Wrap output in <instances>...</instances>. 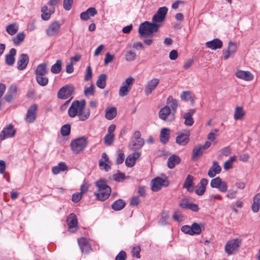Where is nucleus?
Returning <instances> with one entry per match:
<instances>
[{"label":"nucleus","instance_id":"nucleus-1","mask_svg":"<svg viewBox=\"0 0 260 260\" xmlns=\"http://www.w3.org/2000/svg\"><path fill=\"white\" fill-rule=\"evenodd\" d=\"M168 10L166 7H160L153 15L152 22L146 21L141 23L138 30L140 37L146 38L153 36L154 32H157L162 25V22L166 18Z\"/></svg>","mask_w":260,"mask_h":260},{"label":"nucleus","instance_id":"nucleus-2","mask_svg":"<svg viewBox=\"0 0 260 260\" xmlns=\"http://www.w3.org/2000/svg\"><path fill=\"white\" fill-rule=\"evenodd\" d=\"M85 105L86 102L84 100H81V102L77 100L74 101L68 109L69 116L74 118L76 116H78L79 119L81 121H84L88 119L90 115L89 110H88L84 115L83 114Z\"/></svg>","mask_w":260,"mask_h":260},{"label":"nucleus","instance_id":"nucleus-3","mask_svg":"<svg viewBox=\"0 0 260 260\" xmlns=\"http://www.w3.org/2000/svg\"><path fill=\"white\" fill-rule=\"evenodd\" d=\"M87 144V138L84 137H81L73 140L70 143V146L74 153L79 154L85 149Z\"/></svg>","mask_w":260,"mask_h":260},{"label":"nucleus","instance_id":"nucleus-4","mask_svg":"<svg viewBox=\"0 0 260 260\" xmlns=\"http://www.w3.org/2000/svg\"><path fill=\"white\" fill-rule=\"evenodd\" d=\"M211 145V143L209 141H206L204 145H199L196 146L192 152L191 158L193 160L196 161L198 158L201 157L204 151L208 149Z\"/></svg>","mask_w":260,"mask_h":260},{"label":"nucleus","instance_id":"nucleus-5","mask_svg":"<svg viewBox=\"0 0 260 260\" xmlns=\"http://www.w3.org/2000/svg\"><path fill=\"white\" fill-rule=\"evenodd\" d=\"M75 91L72 85H66L62 87L57 92V97L59 99L66 100L69 98Z\"/></svg>","mask_w":260,"mask_h":260},{"label":"nucleus","instance_id":"nucleus-6","mask_svg":"<svg viewBox=\"0 0 260 260\" xmlns=\"http://www.w3.org/2000/svg\"><path fill=\"white\" fill-rule=\"evenodd\" d=\"M151 184L152 190L153 191H158L162 186H168L169 182L167 178L164 179L160 177H157L151 180Z\"/></svg>","mask_w":260,"mask_h":260},{"label":"nucleus","instance_id":"nucleus-7","mask_svg":"<svg viewBox=\"0 0 260 260\" xmlns=\"http://www.w3.org/2000/svg\"><path fill=\"white\" fill-rule=\"evenodd\" d=\"M134 82V79L129 77L123 82L120 87L119 95L123 97L126 95L131 89L132 86Z\"/></svg>","mask_w":260,"mask_h":260},{"label":"nucleus","instance_id":"nucleus-8","mask_svg":"<svg viewBox=\"0 0 260 260\" xmlns=\"http://www.w3.org/2000/svg\"><path fill=\"white\" fill-rule=\"evenodd\" d=\"M210 186L212 188L218 189L220 191L222 192H226L228 189L227 183L222 181L219 177L212 179L210 182Z\"/></svg>","mask_w":260,"mask_h":260},{"label":"nucleus","instance_id":"nucleus-9","mask_svg":"<svg viewBox=\"0 0 260 260\" xmlns=\"http://www.w3.org/2000/svg\"><path fill=\"white\" fill-rule=\"evenodd\" d=\"M61 24L59 22L55 21L52 22L46 30V33L49 37L56 36L59 34Z\"/></svg>","mask_w":260,"mask_h":260},{"label":"nucleus","instance_id":"nucleus-10","mask_svg":"<svg viewBox=\"0 0 260 260\" xmlns=\"http://www.w3.org/2000/svg\"><path fill=\"white\" fill-rule=\"evenodd\" d=\"M38 105L33 104L28 109L25 119L27 122L31 123L34 122L37 117V110Z\"/></svg>","mask_w":260,"mask_h":260},{"label":"nucleus","instance_id":"nucleus-11","mask_svg":"<svg viewBox=\"0 0 260 260\" xmlns=\"http://www.w3.org/2000/svg\"><path fill=\"white\" fill-rule=\"evenodd\" d=\"M240 241L238 239H234L228 241L225 246V250L229 254H232L234 251L237 250L239 247Z\"/></svg>","mask_w":260,"mask_h":260},{"label":"nucleus","instance_id":"nucleus-12","mask_svg":"<svg viewBox=\"0 0 260 260\" xmlns=\"http://www.w3.org/2000/svg\"><path fill=\"white\" fill-rule=\"evenodd\" d=\"M13 124H9L0 133L1 140H4L6 138L13 137L15 136L16 131L14 129Z\"/></svg>","mask_w":260,"mask_h":260},{"label":"nucleus","instance_id":"nucleus-13","mask_svg":"<svg viewBox=\"0 0 260 260\" xmlns=\"http://www.w3.org/2000/svg\"><path fill=\"white\" fill-rule=\"evenodd\" d=\"M159 83V80L157 78H153L148 81L147 85L145 87L144 91L146 95L150 94Z\"/></svg>","mask_w":260,"mask_h":260},{"label":"nucleus","instance_id":"nucleus-14","mask_svg":"<svg viewBox=\"0 0 260 260\" xmlns=\"http://www.w3.org/2000/svg\"><path fill=\"white\" fill-rule=\"evenodd\" d=\"M237 51V45L231 41L229 43L228 48L226 50H223V59L224 60L228 59L230 56L234 54Z\"/></svg>","mask_w":260,"mask_h":260},{"label":"nucleus","instance_id":"nucleus-15","mask_svg":"<svg viewBox=\"0 0 260 260\" xmlns=\"http://www.w3.org/2000/svg\"><path fill=\"white\" fill-rule=\"evenodd\" d=\"M78 243L82 253H88L89 252L91 247L85 238L82 237L78 239Z\"/></svg>","mask_w":260,"mask_h":260},{"label":"nucleus","instance_id":"nucleus-16","mask_svg":"<svg viewBox=\"0 0 260 260\" xmlns=\"http://www.w3.org/2000/svg\"><path fill=\"white\" fill-rule=\"evenodd\" d=\"M29 62V57L27 54L22 53L20 55L17 62V69L19 70H24Z\"/></svg>","mask_w":260,"mask_h":260},{"label":"nucleus","instance_id":"nucleus-17","mask_svg":"<svg viewBox=\"0 0 260 260\" xmlns=\"http://www.w3.org/2000/svg\"><path fill=\"white\" fill-rule=\"evenodd\" d=\"M98 12L96 9L94 7H90L87 9L85 11L82 12L80 14L81 19L86 21L88 20L90 17H93L97 14Z\"/></svg>","mask_w":260,"mask_h":260},{"label":"nucleus","instance_id":"nucleus-18","mask_svg":"<svg viewBox=\"0 0 260 260\" xmlns=\"http://www.w3.org/2000/svg\"><path fill=\"white\" fill-rule=\"evenodd\" d=\"M222 42L217 38L208 41L206 43V46L212 50L220 49L222 48Z\"/></svg>","mask_w":260,"mask_h":260},{"label":"nucleus","instance_id":"nucleus-19","mask_svg":"<svg viewBox=\"0 0 260 260\" xmlns=\"http://www.w3.org/2000/svg\"><path fill=\"white\" fill-rule=\"evenodd\" d=\"M221 171V168L216 161L213 162L212 167L209 169L208 175L210 178H213Z\"/></svg>","mask_w":260,"mask_h":260},{"label":"nucleus","instance_id":"nucleus-20","mask_svg":"<svg viewBox=\"0 0 260 260\" xmlns=\"http://www.w3.org/2000/svg\"><path fill=\"white\" fill-rule=\"evenodd\" d=\"M189 133L187 132L186 133H180L176 137V142L177 144L180 145H185L189 142Z\"/></svg>","mask_w":260,"mask_h":260},{"label":"nucleus","instance_id":"nucleus-21","mask_svg":"<svg viewBox=\"0 0 260 260\" xmlns=\"http://www.w3.org/2000/svg\"><path fill=\"white\" fill-rule=\"evenodd\" d=\"M181 162V158L177 155L173 154L168 159L167 166L169 169H173Z\"/></svg>","mask_w":260,"mask_h":260},{"label":"nucleus","instance_id":"nucleus-22","mask_svg":"<svg viewBox=\"0 0 260 260\" xmlns=\"http://www.w3.org/2000/svg\"><path fill=\"white\" fill-rule=\"evenodd\" d=\"M16 54V50L15 48L10 49L9 53L5 56L6 63L8 66H12L15 61V56Z\"/></svg>","mask_w":260,"mask_h":260},{"label":"nucleus","instance_id":"nucleus-23","mask_svg":"<svg viewBox=\"0 0 260 260\" xmlns=\"http://www.w3.org/2000/svg\"><path fill=\"white\" fill-rule=\"evenodd\" d=\"M236 76L237 77L245 81H251L253 78V75L249 71H238L236 73Z\"/></svg>","mask_w":260,"mask_h":260},{"label":"nucleus","instance_id":"nucleus-24","mask_svg":"<svg viewBox=\"0 0 260 260\" xmlns=\"http://www.w3.org/2000/svg\"><path fill=\"white\" fill-rule=\"evenodd\" d=\"M167 104L169 105V106L172 110V115H175L178 106V101L175 99H173L172 96L170 95L167 98Z\"/></svg>","mask_w":260,"mask_h":260},{"label":"nucleus","instance_id":"nucleus-25","mask_svg":"<svg viewBox=\"0 0 260 260\" xmlns=\"http://www.w3.org/2000/svg\"><path fill=\"white\" fill-rule=\"evenodd\" d=\"M35 72L36 76L46 75L48 73L47 64L46 63L39 64L37 67Z\"/></svg>","mask_w":260,"mask_h":260},{"label":"nucleus","instance_id":"nucleus-26","mask_svg":"<svg viewBox=\"0 0 260 260\" xmlns=\"http://www.w3.org/2000/svg\"><path fill=\"white\" fill-rule=\"evenodd\" d=\"M193 180L194 177L192 176L188 175L183 185V187L186 188L190 192L193 191V189L191 188V187L193 185Z\"/></svg>","mask_w":260,"mask_h":260},{"label":"nucleus","instance_id":"nucleus-27","mask_svg":"<svg viewBox=\"0 0 260 260\" xmlns=\"http://www.w3.org/2000/svg\"><path fill=\"white\" fill-rule=\"evenodd\" d=\"M195 110L194 109H190L188 112L184 114L183 117L185 119L184 123L185 125L191 126L193 124L194 120L192 116Z\"/></svg>","mask_w":260,"mask_h":260},{"label":"nucleus","instance_id":"nucleus-28","mask_svg":"<svg viewBox=\"0 0 260 260\" xmlns=\"http://www.w3.org/2000/svg\"><path fill=\"white\" fill-rule=\"evenodd\" d=\"M170 129L168 128H163L160 131L159 139L160 142L162 144L167 143L169 140Z\"/></svg>","mask_w":260,"mask_h":260},{"label":"nucleus","instance_id":"nucleus-29","mask_svg":"<svg viewBox=\"0 0 260 260\" xmlns=\"http://www.w3.org/2000/svg\"><path fill=\"white\" fill-rule=\"evenodd\" d=\"M117 115V109L114 107H108L105 110V117L108 120H112Z\"/></svg>","mask_w":260,"mask_h":260},{"label":"nucleus","instance_id":"nucleus-30","mask_svg":"<svg viewBox=\"0 0 260 260\" xmlns=\"http://www.w3.org/2000/svg\"><path fill=\"white\" fill-rule=\"evenodd\" d=\"M67 222L69 229L75 228L77 225V219L74 213L69 214L67 218Z\"/></svg>","mask_w":260,"mask_h":260},{"label":"nucleus","instance_id":"nucleus-31","mask_svg":"<svg viewBox=\"0 0 260 260\" xmlns=\"http://www.w3.org/2000/svg\"><path fill=\"white\" fill-rule=\"evenodd\" d=\"M107 79V75L106 74H101L96 81V86L101 88L104 89L106 86V80Z\"/></svg>","mask_w":260,"mask_h":260},{"label":"nucleus","instance_id":"nucleus-32","mask_svg":"<svg viewBox=\"0 0 260 260\" xmlns=\"http://www.w3.org/2000/svg\"><path fill=\"white\" fill-rule=\"evenodd\" d=\"M125 202L122 199H118L111 205V208L115 211H119L122 210L125 206Z\"/></svg>","mask_w":260,"mask_h":260},{"label":"nucleus","instance_id":"nucleus-33","mask_svg":"<svg viewBox=\"0 0 260 260\" xmlns=\"http://www.w3.org/2000/svg\"><path fill=\"white\" fill-rule=\"evenodd\" d=\"M111 190L99 191V192H95L97 200L101 201H104L107 199L110 195Z\"/></svg>","mask_w":260,"mask_h":260},{"label":"nucleus","instance_id":"nucleus-34","mask_svg":"<svg viewBox=\"0 0 260 260\" xmlns=\"http://www.w3.org/2000/svg\"><path fill=\"white\" fill-rule=\"evenodd\" d=\"M159 117L162 120H166L167 117L171 114V109L169 106H166L162 108L159 111Z\"/></svg>","mask_w":260,"mask_h":260},{"label":"nucleus","instance_id":"nucleus-35","mask_svg":"<svg viewBox=\"0 0 260 260\" xmlns=\"http://www.w3.org/2000/svg\"><path fill=\"white\" fill-rule=\"evenodd\" d=\"M95 185L98 188V191L111 190V187L107 185L104 179H100L95 182Z\"/></svg>","mask_w":260,"mask_h":260},{"label":"nucleus","instance_id":"nucleus-36","mask_svg":"<svg viewBox=\"0 0 260 260\" xmlns=\"http://www.w3.org/2000/svg\"><path fill=\"white\" fill-rule=\"evenodd\" d=\"M245 112L242 107H237L235 108L234 117L236 120L243 119Z\"/></svg>","mask_w":260,"mask_h":260},{"label":"nucleus","instance_id":"nucleus-37","mask_svg":"<svg viewBox=\"0 0 260 260\" xmlns=\"http://www.w3.org/2000/svg\"><path fill=\"white\" fill-rule=\"evenodd\" d=\"M25 37V34L23 32H20L13 38L12 41L16 46H18L23 42Z\"/></svg>","mask_w":260,"mask_h":260},{"label":"nucleus","instance_id":"nucleus-38","mask_svg":"<svg viewBox=\"0 0 260 260\" xmlns=\"http://www.w3.org/2000/svg\"><path fill=\"white\" fill-rule=\"evenodd\" d=\"M48 9L47 6H44L42 8L41 12L42 13L41 15V18L43 20H48L51 17V14L54 12L53 11H49V12H48Z\"/></svg>","mask_w":260,"mask_h":260},{"label":"nucleus","instance_id":"nucleus-39","mask_svg":"<svg viewBox=\"0 0 260 260\" xmlns=\"http://www.w3.org/2000/svg\"><path fill=\"white\" fill-rule=\"evenodd\" d=\"M62 61L60 59L56 60V63L51 68V72L53 74H58L61 70Z\"/></svg>","mask_w":260,"mask_h":260},{"label":"nucleus","instance_id":"nucleus-40","mask_svg":"<svg viewBox=\"0 0 260 260\" xmlns=\"http://www.w3.org/2000/svg\"><path fill=\"white\" fill-rule=\"evenodd\" d=\"M18 30V26L16 23H12L7 26L6 31L10 35H14Z\"/></svg>","mask_w":260,"mask_h":260},{"label":"nucleus","instance_id":"nucleus-41","mask_svg":"<svg viewBox=\"0 0 260 260\" xmlns=\"http://www.w3.org/2000/svg\"><path fill=\"white\" fill-rule=\"evenodd\" d=\"M36 79L37 83L42 86H46L49 82V79L46 75L36 76Z\"/></svg>","mask_w":260,"mask_h":260},{"label":"nucleus","instance_id":"nucleus-42","mask_svg":"<svg viewBox=\"0 0 260 260\" xmlns=\"http://www.w3.org/2000/svg\"><path fill=\"white\" fill-rule=\"evenodd\" d=\"M190 227L191 236L194 235H199L201 234L202 230L200 225L198 223L194 222L191 224Z\"/></svg>","mask_w":260,"mask_h":260},{"label":"nucleus","instance_id":"nucleus-43","mask_svg":"<svg viewBox=\"0 0 260 260\" xmlns=\"http://www.w3.org/2000/svg\"><path fill=\"white\" fill-rule=\"evenodd\" d=\"M71 125L70 124H66L63 125L60 129V134L62 136H68L71 133Z\"/></svg>","mask_w":260,"mask_h":260},{"label":"nucleus","instance_id":"nucleus-44","mask_svg":"<svg viewBox=\"0 0 260 260\" xmlns=\"http://www.w3.org/2000/svg\"><path fill=\"white\" fill-rule=\"evenodd\" d=\"M144 144V141L143 139H135L133 141V148L134 150H137L141 148Z\"/></svg>","mask_w":260,"mask_h":260},{"label":"nucleus","instance_id":"nucleus-45","mask_svg":"<svg viewBox=\"0 0 260 260\" xmlns=\"http://www.w3.org/2000/svg\"><path fill=\"white\" fill-rule=\"evenodd\" d=\"M141 251V248L139 245H134L132 247V254L133 257H135L137 258H140L141 257L140 252Z\"/></svg>","mask_w":260,"mask_h":260},{"label":"nucleus","instance_id":"nucleus-46","mask_svg":"<svg viewBox=\"0 0 260 260\" xmlns=\"http://www.w3.org/2000/svg\"><path fill=\"white\" fill-rule=\"evenodd\" d=\"M114 139V135L107 134L104 138V141L106 145L107 146H110L113 144Z\"/></svg>","mask_w":260,"mask_h":260},{"label":"nucleus","instance_id":"nucleus-47","mask_svg":"<svg viewBox=\"0 0 260 260\" xmlns=\"http://www.w3.org/2000/svg\"><path fill=\"white\" fill-rule=\"evenodd\" d=\"M181 99L183 101H192L191 92L189 91H184L180 95Z\"/></svg>","mask_w":260,"mask_h":260},{"label":"nucleus","instance_id":"nucleus-48","mask_svg":"<svg viewBox=\"0 0 260 260\" xmlns=\"http://www.w3.org/2000/svg\"><path fill=\"white\" fill-rule=\"evenodd\" d=\"M93 84H91L89 87H86L84 88V93L86 96H89L93 95L94 94Z\"/></svg>","mask_w":260,"mask_h":260},{"label":"nucleus","instance_id":"nucleus-49","mask_svg":"<svg viewBox=\"0 0 260 260\" xmlns=\"http://www.w3.org/2000/svg\"><path fill=\"white\" fill-rule=\"evenodd\" d=\"M136 163L135 160L133 157L131 156V154L128 155L125 159V165L129 168L133 167Z\"/></svg>","mask_w":260,"mask_h":260},{"label":"nucleus","instance_id":"nucleus-50","mask_svg":"<svg viewBox=\"0 0 260 260\" xmlns=\"http://www.w3.org/2000/svg\"><path fill=\"white\" fill-rule=\"evenodd\" d=\"M74 0H63V7L66 11L70 10L73 6Z\"/></svg>","mask_w":260,"mask_h":260},{"label":"nucleus","instance_id":"nucleus-51","mask_svg":"<svg viewBox=\"0 0 260 260\" xmlns=\"http://www.w3.org/2000/svg\"><path fill=\"white\" fill-rule=\"evenodd\" d=\"M136 54L132 51H128L125 55V59L128 61H134L136 59Z\"/></svg>","mask_w":260,"mask_h":260},{"label":"nucleus","instance_id":"nucleus-52","mask_svg":"<svg viewBox=\"0 0 260 260\" xmlns=\"http://www.w3.org/2000/svg\"><path fill=\"white\" fill-rule=\"evenodd\" d=\"M113 178L115 181L120 182L125 179V176L123 173H118L113 175Z\"/></svg>","mask_w":260,"mask_h":260},{"label":"nucleus","instance_id":"nucleus-53","mask_svg":"<svg viewBox=\"0 0 260 260\" xmlns=\"http://www.w3.org/2000/svg\"><path fill=\"white\" fill-rule=\"evenodd\" d=\"M99 166L101 170H104L106 172L109 171L111 169V167L108 165L106 162L101 159L99 161Z\"/></svg>","mask_w":260,"mask_h":260},{"label":"nucleus","instance_id":"nucleus-54","mask_svg":"<svg viewBox=\"0 0 260 260\" xmlns=\"http://www.w3.org/2000/svg\"><path fill=\"white\" fill-rule=\"evenodd\" d=\"M189 204L188 199L184 198L182 199L179 203V206L182 209H189Z\"/></svg>","mask_w":260,"mask_h":260},{"label":"nucleus","instance_id":"nucleus-55","mask_svg":"<svg viewBox=\"0 0 260 260\" xmlns=\"http://www.w3.org/2000/svg\"><path fill=\"white\" fill-rule=\"evenodd\" d=\"M92 72L91 68L90 66L87 67L86 73L84 76V80L87 81L90 80L92 78Z\"/></svg>","mask_w":260,"mask_h":260},{"label":"nucleus","instance_id":"nucleus-56","mask_svg":"<svg viewBox=\"0 0 260 260\" xmlns=\"http://www.w3.org/2000/svg\"><path fill=\"white\" fill-rule=\"evenodd\" d=\"M220 152L222 155L228 156L231 153V149L230 146L225 147L220 150Z\"/></svg>","mask_w":260,"mask_h":260},{"label":"nucleus","instance_id":"nucleus-57","mask_svg":"<svg viewBox=\"0 0 260 260\" xmlns=\"http://www.w3.org/2000/svg\"><path fill=\"white\" fill-rule=\"evenodd\" d=\"M126 254L124 251H121L116 256L115 260H125Z\"/></svg>","mask_w":260,"mask_h":260},{"label":"nucleus","instance_id":"nucleus-58","mask_svg":"<svg viewBox=\"0 0 260 260\" xmlns=\"http://www.w3.org/2000/svg\"><path fill=\"white\" fill-rule=\"evenodd\" d=\"M183 216L179 211H175L173 214V218L177 221H180Z\"/></svg>","mask_w":260,"mask_h":260},{"label":"nucleus","instance_id":"nucleus-59","mask_svg":"<svg viewBox=\"0 0 260 260\" xmlns=\"http://www.w3.org/2000/svg\"><path fill=\"white\" fill-rule=\"evenodd\" d=\"M114 59V56L111 55L109 53H107L106 54L105 58L104 59V63L107 65L109 62H111Z\"/></svg>","mask_w":260,"mask_h":260},{"label":"nucleus","instance_id":"nucleus-60","mask_svg":"<svg viewBox=\"0 0 260 260\" xmlns=\"http://www.w3.org/2000/svg\"><path fill=\"white\" fill-rule=\"evenodd\" d=\"M181 230L182 232H183L185 234H188L189 235H191V227L190 226L187 225H183L181 227Z\"/></svg>","mask_w":260,"mask_h":260},{"label":"nucleus","instance_id":"nucleus-61","mask_svg":"<svg viewBox=\"0 0 260 260\" xmlns=\"http://www.w3.org/2000/svg\"><path fill=\"white\" fill-rule=\"evenodd\" d=\"M218 132V129L217 128L214 129L213 132H210L207 136V138L211 141H213L215 139V133H217Z\"/></svg>","mask_w":260,"mask_h":260},{"label":"nucleus","instance_id":"nucleus-62","mask_svg":"<svg viewBox=\"0 0 260 260\" xmlns=\"http://www.w3.org/2000/svg\"><path fill=\"white\" fill-rule=\"evenodd\" d=\"M124 160V154L122 152L119 153L116 158V164H121Z\"/></svg>","mask_w":260,"mask_h":260},{"label":"nucleus","instance_id":"nucleus-63","mask_svg":"<svg viewBox=\"0 0 260 260\" xmlns=\"http://www.w3.org/2000/svg\"><path fill=\"white\" fill-rule=\"evenodd\" d=\"M82 198V193H74L72 196V200L74 203H78L81 199Z\"/></svg>","mask_w":260,"mask_h":260},{"label":"nucleus","instance_id":"nucleus-64","mask_svg":"<svg viewBox=\"0 0 260 260\" xmlns=\"http://www.w3.org/2000/svg\"><path fill=\"white\" fill-rule=\"evenodd\" d=\"M17 91V87L15 85H12L9 88L8 92L15 96L16 95Z\"/></svg>","mask_w":260,"mask_h":260}]
</instances>
